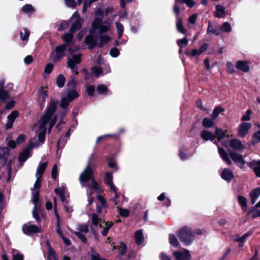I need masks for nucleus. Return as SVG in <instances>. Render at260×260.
Returning a JSON list of instances; mask_svg holds the SVG:
<instances>
[{
	"instance_id": "1",
	"label": "nucleus",
	"mask_w": 260,
	"mask_h": 260,
	"mask_svg": "<svg viewBox=\"0 0 260 260\" xmlns=\"http://www.w3.org/2000/svg\"><path fill=\"white\" fill-rule=\"evenodd\" d=\"M58 101L57 100L51 99L47 107L46 112L40 118L38 132V140L41 143H43L45 141L47 124H49L48 133H50L52 128L56 122L57 117L54 115V113Z\"/></svg>"
},
{
	"instance_id": "2",
	"label": "nucleus",
	"mask_w": 260,
	"mask_h": 260,
	"mask_svg": "<svg viewBox=\"0 0 260 260\" xmlns=\"http://www.w3.org/2000/svg\"><path fill=\"white\" fill-rule=\"evenodd\" d=\"M93 157V154L92 153L88 159V164L85 169L79 176V181L81 185L87 188L89 205H91L94 200L93 198L91 197L92 194L93 193L94 191H98L99 189L98 185L93 176L94 164L92 162Z\"/></svg>"
},
{
	"instance_id": "3",
	"label": "nucleus",
	"mask_w": 260,
	"mask_h": 260,
	"mask_svg": "<svg viewBox=\"0 0 260 260\" xmlns=\"http://www.w3.org/2000/svg\"><path fill=\"white\" fill-rule=\"evenodd\" d=\"M73 34L72 32L65 33L61 36V39L64 42V45L68 48V51L71 54V57L68 58L67 66L71 70L72 72L76 75L78 74V65L81 61L82 54L79 52H75L72 48L74 45Z\"/></svg>"
},
{
	"instance_id": "4",
	"label": "nucleus",
	"mask_w": 260,
	"mask_h": 260,
	"mask_svg": "<svg viewBox=\"0 0 260 260\" xmlns=\"http://www.w3.org/2000/svg\"><path fill=\"white\" fill-rule=\"evenodd\" d=\"M112 22V20H106L103 21L98 17L94 19L92 23V27L89 30V34L85 39V42L89 48H93L97 42V38L93 36L96 30H98V32L101 34L110 31L111 29Z\"/></svg>"
},
{
	"instance_id": "5",
	"label": "nucleus",
	"mask_w": 260,
	"mask_h": 260,
	"mask_svg": "<svg viewBox=\"0 0 260 260\" xmlns=\"http://www.w3.org/2000/svg\"><path fill=\"white\" fill-rule=\"evenodd\" d=\"M177 236L184 245H190L194 239L193 231L188 226H184L177 231Z\"/></svg>"
},
{
	"instance_id": "6",
	"label": "nucleus",
	"mask_w": 260,
	"mask_h": 260,
	"mask_svg": "<svg viewBox=\"0 0 260 260\" xmlns=\"http://www.w3.org/2000/svg\"><path fill=\"white\" fill-rule=\"evenodd\" d=\"M67 49V46L64 44L57 46L51 52L49 56V60L54 63L58 62L66 56Z\"/></svg>"
},
{
	"instance_id": "7",
	"label": "nucleus",
	"mask_w": 260,
	"mask_h": 260,
	"mask_svg": "<svg viewBox=\"0 0 260 260\" xmlns=\"http://www.w3.org/2000/svg\"><path fill=\"white\" fill-rule=\"evenodd\" d=\"M71 21H74L71 25L70 31L72 33H75L79 30L82 27L83 19L80 17L77 12H74L70 18Z\"/></svg>"
},
{
	"instance_id": "8",
	"label": "nucleus",
	"mask_w": 260,
	"mask_h": 260,
	"mask_svg": "<svg viewBox=\"0 0 260 260\" xmlns=\"http://www.w3.org/2000/svg\"><path fill=\"white\" fill-rule=\"evenodd\" d=\"M36 146L35 144L31 142L23 149L19 155V160L21 163L24 162L31 156V149Z\"/></svg>"
},
{
	"instance_id": "9",
	"label": "nucleus",
	"mask_w": 260,
	"mask_h": 260,
	"mask_svg": "<svg viewBox=\"0 0 260 260\" xmlns=\"http://www.w3.org/2000/svg\"><path fill=\"white\" fill-rule=\"evenodd\" d=\"M48 165L47 161L40 162L37 167L36 177L37 178L35 182V186H38V184H41V178L45 172Z\"/></svg>"
},
{
	"instance_id": "10",
	"label": "nucleus",
	"mask_w": 260,
	"mask_h": 260,
	"mask_svg": "<svg viewBox=\"0 0 260 260\" xmlns=\"http://www.w3.org/2000/svg\"><path fill=\"white\" fill-rule=\"evenodd\" d=\"M173 255L177 260H190L191 258L189 251L185 249L174 251Z\"/></svg>"
},
{
	"instance_id": "11",
	"label": "nucleus",
	"mask_w": 260,
	"mask_h": 260,
	"mask_svg": "<svg viewBox=\"0 0 260 260\" xmlns=\"http://www.w3.org/2000/svg\"><path fill=\"white\" fill-rule=\"evenodd\" d=\"M23 233L27 235H31L32 234L40 232V229L36 225L31 224L29 223L24 224L22 226Z\"/></svg>"
},
{
	"instance_id": "12",
	"label": "nucleus",
	"mask_w": 260,
	"mask_h": 260,
	"mask_svg": "<svg viewBox=\"0 0 260 260\" xmlns=\"http://www.w3.org/2000/svg\"><path fill=\"white\" fill-rule=\"evenodd\" d=\"M251 126V124L248 122L241 123L238 129V136L241 138H244L247 134Z\"/></svg>"
},
{
	"instance_id": "13",
	"label": "nucleus",
	"mask_w": 260,
	"mask_h": 260,
	"mask_svg": "<svg viewBox=\"0 0 260 260\" xmlns=\"http://www.w3.org/2000/svg\"><path fill=\"white\" fill-rule=\"evenodd\" d=\"M230 155L231 159L240 168H242L245 161L241 155L233 152H230Z\"/></svg>"
},
{
	"instance_id": "14",
	"label": "nucleus",
	"mask_w": 260,
	"mask_h": 260,
	"mask_svg": "<svg viewBox=\"0 0 260 260\" xmlns=\"http://www.w3.org/2000/svg\"><path fill=\"white\" fill-rule=\"evenodd\" d=\"M41 184H39L38 186H35V184L34 186V190L32 192V199L31 201L34 204V207H40L41 204L39 202V189L40 188Z\"/></svg>"
},
{
	"instance_id": "15",
	"label": "nucleus",
	"mask_w": 260,
	"mask_h": 260,
	"mask_svg": "<svg viewBox=\"0 0 260 260\" xmlns=\"http://www.w3.org/2000/svg\"><path fill=\"white\" fill-rule=\"evenodd\" d=\"M19 113L17 111H13L7 117V122L6 124L7 129L12 128L13 123L16 118L18 116Z\"/></svg>"
},
{
	"instance_id": "16",
	"label": "nucleus",
	"mask_w": 260,
	"mask_h": 260,
	"mask_svg": "<svg viewBox=\"0 0 260 260\" xmlns=\"http://www.w3.org/2000/svg\"><path fill=\"white\" fill-rule=\"evenodd\" d=\"M66 186L64 183L61 184V186L55 189L54 191L56 194L58 195L62 202H64L66 200Z\"/></svg>"
},
{
	"instance_id": "17",
	"label": "nucleus",
	"mask_w": 260,
	"mask_h": 260,
	"mask_svg": "<svg viewBox=\"0 0 260 260\" xmlns=\"http://www.w3.org/2000/svg\"><path fill=\"white\" fill-rule=\"evenodd\" d=\"M248 166L254 171L257 177H260V160H254L249 163Z\"/></svg>"
},
{
	"instance_id": "18",
	"label": "nucleus",
	"mask_w": 260,
	"mask_h": 260,
	"mask_svg": "<svg viewBox=\"0 0 260 260\" xmlns=\"http://www.w3.org/2000/svg\"><path fill=\"white\" fill-rule=\"evenodd\" d=\"M221 178L228 182H230L234 177L232 171L229 169H224L221 173Z\"/></svg>"
},
{
	"instance_id": "19",
	"label": "nucleus",
	"mask_w": 260,
	"mask_h": 260,
	"mask_svg": "<svg viewBox=\"0 0 260 260\" xmlns=\"http://www.w3.org/2000/svg\"><path fill=\"white\" fill-rule=\"evenodd\" d=\"M260 196V188L257 187L253 189L249 193L251 203L252 205L254 204L258 198Z\"/></svg>"
},
{
	"instance_id": "20",
	"label": "nucleus",
	"mask_w": 260,
	"mask_h": 260,
	"mask_svg": "<svg viewBox=\"0 0 260 260\" xmlns=\"http://www.w3.org/2000/svg\"><path fill=\"white\" fill-rule=\"evenodd\" d=\"M230 147L235 150H240L244 148V146L241 141L235 139L230 142Z\"/></svg>"
},
{
	"instance_id": "21",
	"label": "nucleus",
	"mask_w": 260,
	"mask_h": 260,
	"mask_svg": "<svg viewBox=\"0 0 260 260\" xmlns=\"http://www.w3.org/2000/svg\"><path fill=\"white\" fill-rule=\"evenodd\" d=\"M201 137L204 141H207L209 140L213 141L215 136L208 131L203 130L201 133Z\"/></svg>"
},
{
	"instance_id": "22",
	"label": "nucleus",
	"mask_w": 260,
	"mask_h": 260,
	"mask_svg": "<svg viewBox=\"0 0 260 260\" xmlns=\"http://www.w3.org/2000/svg\"><path fill=\"white\" fill-rule=\"evenodd\" d=\"M218 153L223 161L226 162L229 165H231L232 161L229 157L228 154L223 148L218 147Z\"/></svg>"
},
{
	"instance_id": "23",
	"label": "nucleus",
	"mask_w": 260,
	"mask_h": 260,
	"mask_svg": "<svg viewBox=\"0 0 260 260\" xmlns=\"http://www.w3.org/2000/svg\"><path fill=\"white\" fill-rule=\"evenodd\" d=\"M237 68L243 72H247L249 70V67L247 62L242 60H239L237 62Z\"/></svg>"
},
{
	"instance_id": "24",
	"label": "nucleus",
	"mask_w": 260,
	"mask_h": 260,
	"mask_svg": "<svg viewBox=\"0 0 260 260\" xmlns=\"http://www.w3.org/2000/svg\"><path fill=\"white\" fill-rule=\"evenodd\" d=\"M219 30L221 35L222 33H230L232 31V27L230 23L225 22L219 27Z\"/></svg>"
},
{
	"instance_id": "25",
	"label": "nucleus",
	"mask_w": 260,
	"mask_h": 260,
	"mask_svg": "<svg viewBox=\"0 0 260 260\" xmlns=\"http://www.w3.org/2000/svg\"><path fill=\"white\" fill-rule=\"evenodd\" d=\"M136 243L138 245H140L144 242V235L142 230H139L135 233Z\"/></svg>"
},
{
	"instance_id": "26",
	"label": "nucleus",
	"mask_w": 260,
	"mask_h": 260,
	"mask_svg": "<svg viewBox=\"0 0 260 260\" xmlns=\"http://www.w3.org/2000/svg\"><path fill=\"white\" fill-rule=\"evenodd\" d=\"M9 154V149L6 147H0V159L5 163L7 159V156Z\"/></svg>"
},
{
	"instance_id": "27",
	"label": "nucleus",
	"mask_w": 260,
	"mask_h": 260,
	"mask_svg": "<svg viewBox=\"0 0 260 260\" xmlns=\"http://www.w3.org/2000/svg\"><path fill=\"white\" fill-rule=\"evenodd\" d=\"M48 98V95L46 91L44 90L42 87L39 91L38 95V100L40 103H43L45 100Z\"/></svg>"
},
{
	"instance_id": "28",
	"label": "nucleus",
	"mask_w": 260,
	"mask_h": 260,
	"mask_svg": "<svg viewBox=\"0 0 260 260\" xmlns=\"http://www.w3.org/2000/svg\"><path fill=\"white\" fill-rule=\"evenodd\" d=\"M238 202L241 206L243 211H246L247 206V199L245 197L242 196H238Z\"/></svg>"
},
{
	"instance_id": "29",
	"label": "nucleus",
	"mask_w": 260,
	"mask_h": 260,
	"mask_svg": "<svg viewBox=\"0 0 260 260\" xmlns=\"http://www.w3.org/2000/svg\"><path fill=\"white\" fill-rule=\"evenodd\" d=\"M79 96V94L74 89H71L67 93L66 96L68 99L70 100L71 102H72L75 99L78 98Z\"/></svg>"
},
{
	"instance_id": "30",
	"label": "nucleus",
	"mask_w": 260,
	"mask_h": 260,
	"mask_svg": "<svg viewBox=\"0 0 260 260\" xmlns=\"http://www.w3.org/2000/svg\"><path fill=\"white\" fill-rule=\"evenodd\" d=\"M176 26L177 30L183 34H185L186 32V29L183 25L182 20L181 18H178L176 21Z\"/></svg>"
},
{
	"instance_id": "31",
	"label": "nucleus",
	"mask_w": 260,
	"mask_h": 260,
	"mask_svg": "<svg viewBox=\"0 0 260 260\" xmlns=\"http://www.w3.org/2000/svg\"><path fill=\"white\" fill-rule=\"evenodd\" d=\"M91 71L94 76L97 78L104 75V73H103V70L101 67L96 66L93 67L91 68Z\"/></svg>"
},
{
	"instance_id": "32",
	"label": "nucleus",
	"mask_w": 260,
	"mask_h": 260,
	"mask_svg": "<svg viewBox=\"0 0 260 260\" xmlns=\"http://www.w3.org/2000/svg\"><path fill=\"white\" fill-rule=\"evenodd\" d=\"M69 26V23L67 21H62L59 22L55 26L57 30L58 31H62L68 28Z\"/></svg>"
},
{
	"instance_id": "33",
	"label": "nucleus",
	"mask_w": 260,
	"mask_h": 260,
	"mask_svg": "<svg viewBox=\"0 0 260 260\" xmlns=\"http://www.w3.org/2000/svg\"><path fill=\"white\" fill-rule=\"evenodd\" d=\"M251 235V232H247L244 234L242 236H237L236 237L234 238V241L237 242L241 243L244 242L247 237L250 236Z\"/></svg>"
},
{
	"instance_id": "34",
	"label": "nucleus",
	"mask_w": 260,
	"mask_h": 260,
	"mask_svg": "<svg viewBox=\"0 0 260 260\" xmlns=\"http://www.w3.org/2000/svg\"><path fill=\"white\" fill-rule=\"evenodd\" d=\"M225 12V8L221 5H217L216 6V14L215 16L217 18H221L222 15Z\"/></svg>"
},
{
	"instance_id": "35",
	"label": "nucleus",
	"mask_w": 260,
	"mask_h": 260,
	"mask_svg": "<svg viewBox=\"0 0 260 260\" xmlns=\"http://www.w3.org/2000/svg\"><path fill=\"white\" fill-rule=\"evenodd\" d=\"M98 93L101 95H105L108 92L107 87L104 84H100L96 88Z\"/></svg>"
},
{
	"instance_id": "36",
	"label": "nucleus",
	"mask_w": 260,
	"mask_h": 260,
	"mask_svg": "<svg viewBox=\"0 0 260 260\" xmlns=\"http://www.w3.org/2000/svg\"><path fill=\"white\" fill-rule=\"evenodd\" d=\"M66 82V79L64 76L60 74L56 79V84L57 86L59 88L62 87L65 83Z\"/></svg>"
},
{
	"instance_id": "37",
	"label": "nucleus",
	"mask_w": 260,
	"mask_h": 260,
	"mask_svg": "<svg viewBox=\"0 0 260 260\" xmlns=\"http://www.w3.org/2000/svg\"><path fill=\"white\" fill-rule=\"evenodd\" d=\"M23 30V32L21 31L20 32V38L22 41H27L30 35V31L26 28H24Z\"/></svg>"
},
{
	"instance_id": "38",
	"label": "nucleus",
	"mask_w": 260,
	"mask_h": 260,
	"mask_svg": "<svg viewBox=\"0 0 260 260\" xmlns=\"http://www.w3.org/2000/svg\"><path fill=\"white\" fill-rule=\"evenodd\" d=\"M21 11L24 13L28 14L33 13L35 9L31 5L26 4L22 7Z\"/></svg>"
},
{
	"instance_id": "39",
	"label": "nucleus",
	"mask_w": 260,
	"mask_h": 260,
	"mask_svg": "<svg viewBox=\"0 0 260 260\" xmlns=\"http://www.w3.org/2000/svg\"><path fill=\"white\" fill-rule=\"evenodd\" d=\"M169 242L170 244L174 247H178L179 245L178 239L173 234L169 235Z\"/></svg>"
},
{
	"instance_id": "40",
	"label": "nucleus",
	"mask_w": 260,
	"mask_h": 260,
	"mask_svg": "<svg viewBox=\"0 0 260 260\" xmlns=\"http://www.w3.org/2000/svg\"><path fill=\"white\" fill-rule=\"evenodd\" d=\"M116 27L118 32V39H120L123 35L124 27L123 25L119 22L115 23Z\"/></svg>"
},
{
	"instance_id": "41",
	"label": "nucleus",
	"mask_w": 260,
	"mask_h": 260,
	"mask_svg": "<svg viewBox=\"0 0 260 260\" xmlns=\"http://www.w3.org/2000/svg\"><path fill=\"white\" fill-rule=\"evenodd\" d=\"M111 39V38L107 35L102 36L100 38L99 46L102 47L105 44L107 43Z\"/></svg>"
},
{
	"instance_id": "42",
	"label": "nucleus",
	"mask_w": 260,
	"mask_h": 260,
	"mask_svg": "<svg viewBox=\"0 0 260 260\" xmlns=\"http://www.w3.org/2000/svg\"><path fill=\"white\" fill-rule=\"evenodd\" d=\"M203 126L205 127H211L213 126V121L209 118H204L202 122Z\"/></svg>"
},
{
	"instance_id": "43",
	"label": "nucleus",
	"mask_w": 260,
	"mask_h": 260,
	"mask_svg": "<svg viewBox=\"0 0 260 260\" xmlns=\"http://www.w3.org/2000/svg\"><path fill=\"white\" fill-rule=\"evenodd\" d=\"M9 96V94L5 89L0 90V101L5 102Z\"/></svg>"
},
{
	"instance_id": "44",
	"label": "nucleus",
	"mask_w": 260,
	"mask_h": 260,
	"mask_svg": "<svg viewBox=\"0 0 260 260\" xmlns=\"http://www.w3.org/2000/svg\"><path fill=\"white\" fill-rule=\"evenodd\" d=\"M12 260H23V255L20 254L17 250L13 249Z\"/></svg>"
},
{
	"instance_id": "45",
	"label": "nucleus",
	"mask_w": 260,
	"mask_h": 260,
	"mask_svg": "<svg viewBox=\"0 0 260 260\" xmlns=\"http://www.w3.org/2000/svg\"><path fill=\"white\" fill-rule=\"evenodd\" d=\"M215 134L216 136L219 140L223 139L225 136V134L224 131L221 128L218 127L216 128Z\"/></svg>"
},
{
	"instance_id": "46",
	"label": "nucleus",
	"mask_w": 260,
	"mask_h": 260,
	"mask_svg": "<svg viewBox=\"0 0 260 260\" xmlns=\"http://www.w3.org/2000/svg\"><path fill=\"white\" fill-rule=\"evenodd\" d=\"M71 102L70 100L68 99L66 96L63 97L60 100V106L62 109H66Z\"/></svg>"
},
{
	"instance_id": "47",
	"label": "nucleus",
	"mask_w": 260,
	"mask_h": 260,
	"mask_svg": "<svg viewBox=\"0 0 260 260\" xmlns=\"http://www.w3.org/2000/svg\"><path fill=\"white\" fill-rule=\"evenodd\" d=\"M113 223L112 222H107L106 223V226L104 229L102 231V234L103 236H106L108 234L109 230L113 226Z\"/></svg>"
},
{
	"instance_id": "48",
	"label": "nucleus",
	"mask_w": 260,
	"mask_h": 260,
	"mask_svg": "<svg viewBox=\"0 0 260 260\" xmlns=\"http://www.w3.org/2000/svg\"><path fill=\"white\" fill-rule=\"evenodd\" d=\"M77 230L78 232H80L82 233L87 234L89 231V228L88 225L84 224H79L78 225Z\"/></svg>"
},
{
	"instance_id": "49",
	"label": "nucleus",
	"mask_w": 260,
	"mask_h": 260,
	"mask_svg": "<svg viewBox=\"0 0 260 260\" xmlns=\"http://www.w3.org/2000/svg\"><path fill=\"white\" fill-rule=\"evenodd\" d=\"M91 219L92 224L95 226H97L100 221V219L95 213H92L91 214Z\"/></svg>"
},
{
	"instance_id": "50",
	"label": "nucleus",
	"mask_w": 260,
	"mask_h": 260,
	"mask_svg": "<svg viewBox=\"0 0 260 260\" xmlns=\"http://www.w3.org/2000/svg\"><path fill=\"white\" fill-rule=\"evenodd\" d=\"M223 111L224 109L221 107H216L213 111L212 118L214 119H216V117L219 115V114Z\"/></svg>"
},
{
	"instance_id": "51",
	"label": "nucleus",
	"mask_w": 260,
	"mask_h": 260,
	"mask_svg": "<svg viewBox=\"0 0 260 260\" xmlns=\"http://www.w3.org/2000/svg\"><path fill=\"white\" fill-rule=\"evenodd\" d=\"M257 208H255V206H254L251 211L248 212V214L252 213L251 218L252 219L260 217V210H256Z\"/></svg>"
},
{
	"instance_id": "52",
	"label": "nucleus",
	"mask_w": 260,
	"mask_h": 260,
	"mask_svg": "<svg viewBox=\"0 0 260 260\" xmlns=\"http://www.w3.org/2000/svg\"><path fill=\"white\" fill-rule=\"evenodd\" d=\"M48 260H57L55 251L51 248L48 252Z\"/></svg>"
},
{
	"instance_id": "53",
	"label": "nucleus",
	"mask_w": 260,
	"mask_h": 260,
	"mask_svg": "<svg viewBox=\"0 0 260 260\" xmlns=\"http://www.w3.org/2000/svg\"><path fill=\"white\" fill-rule=\"evenodd\" d=\"M39 207H34L33 211H32V216L33 217L36 219L37 222H39L40 221V217L39 215V213L38 212V208Z\"/></svg>"
},
{
	"instance_id": "54",
	"label": "nucleus",
	"mask_w": 260,
	"mask_h": 260,
	"mask_svg": "<svg viewBox=\"0 0 260 260\" xmlns=\"http://www.w3.org/2000/svg\"><path fill=\"white\" fill-rule=\"evenodd\" d=\"M180 3L186 4L189 8H192L196 4L194 0H179Z\"/></svg>"
},
{
	"instance_id": "55",
	"label": "nucleus",
	"mask_w": 260,
	"mask_h": 260,
	"mask_svg": "<svg viewBox=\"0 0 260 260\" xmlns=\"http://www.w3.org/2000/svg\"><path fill=\"white\" fill-rule=\"evenodd\" d=\"M188 40L186 38L183 39H179L177 41V43L180 48H182L184 45L188 44Z\"/></svg>"
},
{
	"instance_id": "56",
	"label": "nucleus",
	"mask_w": 260,
	"mask_h": 260,
	"mask_svg": "<svg viewBox=\"0 0 260 260\" xmlns=\"http://www.w3.org/2000/svg\"><path fill=\"white\" fill-rule=\"evenodd\" d=\"M119 210V214L124 217H128L129 215V211L126 209L120 208L119 206L117 207Z\"/></svg>"
},
{
	"instance_id": "57",
	"label": "nucleus",
	"mask_w": 260,
	"mask_h": 260,
	"mask_svg": "<svg viewBox=\"0 0 260 260\" xmlns=\"http://www.w3.org/2000/svg\"><path fill=\"white\" fill-rule=\"evenodd\" d=\"M86 91L88 95L92 96L95 91L94 87L92 85H87L86 86Z\"/></svg>"
},
{
	"instance_id": "58",
	"label": "nucleus",
	"mask_w": 260,
	"mask_h": 260,
	"mask_svg": "<svg viewBox=\"0 0 260 260\" xmlns=\"http://www.w3.org/2000/svg\"><path fill=\"white\" fill-rule=\"evenodd\" d=\"M207 33H212L215 34L216 36L221 35L219 28L218 29H214L210 25L209 26L207 29Z\"/></svg>"
},
{
	"instance_id": "59",
	"label": "nucleus",
	"mask_w": 260,
	"mask_h": 260,
	"mask_svg": "<svg viewBox=\"0 0 260 260\" xmlns=\"http://www.w3.org/2000/svg\"><path fill=\"white\" fill-rule=\"evenodd\" d=\"M105 180L107 184L113 182V175L112 173L109 172L105 173Z\"/></svg>"
},
{
	"instance_id": "60",
	"label": "nucleus",
	"mask_w": 260,
	"mask_h": 260,
	"mask_svg": "<svg viewBox=\"0 0 260 260\" xmlns=\"http://www.w3.org/2000/svg\"><path fill=\"white\" fill-rule=\"evenodd\" d=\"M120 194L118 193H115L114 196L111 199L110 201L113 203L114 205L119 206L120 204L117 201V199L119 198Z\"/></svg>"
},
{
	"instance_id": "61",
	"label": "nucleus",
	"mask_w": 260,
	"mask_h": 260,
	"mask_svg": "<svg viewBox=\"0 0 260 260\" xmlns=\"http://www.w3.org/2000/svg\"><path fill=\"white\" fill-rule=\"evenodd\" d=\"M66 5L71 8H75L76 7V3L75 0H64Z\"/></svg>"
},
{
	"instance_id": "62",
	"label": "nucleus",
	"mask_w": 260,
	"mask_h": 260,
	"mask_svg": "<svg viewBox=\"0 0 260 260\" xmlns=\"http://www.w3.org/2000/svg\"><path fill=\"white\" fill-rule=\"evenodd\" d=\"M54 66L51 63H48L45 67L44 69V72L46 73L47 74H49L51 73L53 69Z\"/></svg>"
},
{
	"instance_id": "63",
	"label": "nucleus",
	"mask_w": 260,
	"mask_h": 260,
	"mask_svg": "<svg viewBox=\"0 0 260 260\" xmlns=\"http://www.w3.org/2000/svg\"><path fill=\"white\" fill-rule=\"evenodd\" d=\"M76 81L75 77L71 76V80L68 82L67 86L69 88H74L76 85Z\"/></svg>"
},
{
	"instance_id": "64",
	"label": "nucleus",
	"mask_w": 260,
	"mask_h": 260,
	"mask_svg": "<svg viewBox=\"0 0 260 260\" xmlns=\"http://www.w3.org/2000/svg\"><path fill=\"white\" fill-rule=\"evenodd\" d=\"M259 142H260V131L255 133L252 138V143L253 144Z\"/></svg>"
}]
</instances>
